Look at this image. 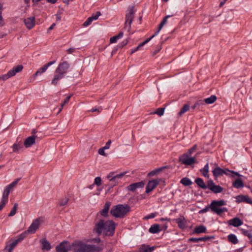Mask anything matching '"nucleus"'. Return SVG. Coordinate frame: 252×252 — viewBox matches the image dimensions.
<instances>
[{
    "label": "nucleus",
    "instance_id": "nucleus-19",
    "mask_svg": "<svg viewBox=\"0 0 252 252\" xmlns=\"http://www.w3.org/2000/svg\"><path fill=\"white\" fill-rule=\"evenodd\" d=\"M23 22L27 28L29 30H31L35 26V17H28L27 18L24 19Z\"/></svg>",
    "mask_w": 252,
    "mask_h": 252
},
{
    "label": "nucleus",
    "instance_id": "nucleus-45",
    "mask_svg": "<svg viewBox=\"0 0 252 252\" xmlns=\"http://www.w3.org/2000/svg\"><path fill=\"white\" fill-rule=\"evenodd\" d=\"M242 234L244 235L247 236L250 240L252 241V233L248 230L242 229L241 230Z\"/></svg>",
    "mask_w": 252,
    "mask_h": 252
},
{
    "label": "nucleus",
    "instance_id": "nucleus-61",
    "mask_svg": "<svg viewBox=\"0 0 252 252\" xmlns=\"http://www.w3.org/2000/svg\"><path fill=\"white\" fill-rule=\"evenodd\" d=\"M93 242L96 243H100L101 242V239L99 237H97L93 239Z\"/></svg>",
    "mask_w": 252,
    "mask_h": 252
},
{
    "label": "nucleus",
    "instance_id": "nucleus-25",
    "mask_svg": "<svg viewBox=\"0 0 252 252\" xmlns=\"http://www.w3.org/2000/svg\"><path fill=\"white\" fill-rule=\"evenodd\" d=\"M64 76L59 73H56L55 71L53 79L51 80V84L54 86H57L58 84L59 81L63 79Z\"/></svg>",
    "mask_w": 252,
    "mask_h": 252
},
{
    "label": "nucleus",
    "instance_id": "nucleus-28",
    "mask_svg": "<svg viewBox=\"0 0 252 252\" xmlns=\"http://www.w3.org/2000/svg\"><path fill=\"white\" fill-rule=\"evenodd\" d=\"M40 242L42 244L41 249L42 250L48 252L51 250V246L46 238H43L40 240Z\"/></svg>",
    "mask_w": 252,
    "mask_h": 252
},
{
    "label": "nucleus",
    "instance_id": "nucleus-33",
    "mask_svg": "<svg viewBox=\"0 0 252 252\" xmlns=\"http://www.w3.org/2000/svg\"><path fill=\"white\" fill-rule=\"evenodd\" d=\"M160 231V226L158 224H154L152 225L149 229V232L152 234L158 233Z\"/></svg>",
    "mask_w": 252,
    "mask_h": 252
},
{
    "label": "nucleus",
    "instance_id": "nucleus-14",
    "mask_svg": "<svg viewBox=\"0 0 252 252\" xmlns=\"http://www.w3.org/2000/svg\"><path fill=\"white\" fill-rule=\"evenodd\" d=\"M145 183L144 181H141L130 184L127 187V189L128 191L134 192L137 189H142L144 188Z\"/></svg>",
    "mask_w": 252,
    "mask_h": 252
},
{
    "label": "nucleus",
    "instance_id": "nucleus-56",
    "mask_svg": "<svg viewBox=\"0 0 252 252\" xmlns=\"http://www.w3.org/2000/svg\"><path fill=\"white\" fill-rule=\"evenodd\" d=\"M209 209L211 210V207H210V204L207 206H206L205 208H203V209L200 210L199 211V214H203L209 211Z\"/></svg>",
    "mask_w": 252,
    "mask_h": 252
},
{
    "label": "nucleus",
    "instance_id": "nucleus-2",
    "mask_svg": "<svg viewBox=\"0 0 252 252\" xmlns=\"http://www.w3.org/2000/svg\"><path fill=\"white\" fill-rule=\"evenodd\" d=\"M197 145H194L191 148L188 150L187 153H184L179 158V161L182 164L186 165L191 166L195 163L196 158L195 157H189V156L196 150Z\"/></svg>",
    "mask_w": 252,
    "mask_h": 252
},
{
    "label": "nucleus",
    "instance_id": "nucleus-52",
    "mask_svg": "<svg viewBox=\"0 0 252 252\" xmlns=\"http://www.w3.org/2000/svg\"><path fill=\"white\" fill-rule=\"evenodd\" d=\"M93 21V20L91 17H90L84 22V23L83 24V26L84 27H87L89 25H91Z\"/></svg>",
    "mask_w": 252,
    "mask_h": 252
},
{
    "label": "nucleus",
    "instance_id": "nucleus-32",
    "mask_svg": "<svg viewBox=\"0 0 252 252\" xmlns=\"http://www.w3.org/2000/svg\"><path fill=\"white\" fill-rule=\"evenodd\" d=\"M168 168H169L168 166H163L156 168V169L151 171V172H150L148 174V176H149V177L154 176V175L159 173L160 172L162 171L164 169H167Z\"/></svg>",
    "mask_w": 252,
    "mask_h": 252
},
{
    "label": "nucleus",
    "instance_id": "nucleus-26",
    "mask_svg": "<svg viewBox=\"0 0 252 252\" xmlns=\"http://www.w3.org/2000/svg\"><path fill=\"white\" fill-rule=\"evenodd\" d=\"M172 15H167L165 16L163 19H162V21L160 22V23L159 24L157 31L155 32L154 34H153L151 37H152V38L155 37L156 35H157L158 33L159 32V31L161 30L163 26L166 24L167 22V19L171 17Z\"/></svg>",
    "mask_w": 252,
    "mask_h": 252
},
{
    "label": "nucleus",
    "instance_id": "nucleus-60",
    "mask_svg": "<svg viewBox=\"0 0 252 252\" xmlns=\"http://www.w3.org/2000/svg\"><path fill=\"white\" fill-rule=\"evenodd\" d=\"M102 110V108H101V107H100L98 108H93L92 109H91V111L93 112H97L98 113H100V112H101V111Z\"/></svg>",
    "mask_w": 252,
    "mask_h": 252
},
{
    "label": "nucleus",
    "instance_id": "nucleus-40",
    "mask_svg": "<svg viewBox=\"0 0 252 252\" xmlns=\"http://www.w3.org/2000/svg\"><path fill=\"white\" fill-rule=\"evenodd\" d=\"M228 240L233 244H236L238 243V240L235 234H230L227 236Z\"/></svg>",
    "mask_w": 252,
    "mask_h": 252
},
{
    "label": "nucleus",
    "instance_id": "nucleus-35",
    "mask_svg": "<svg viewBox=\"0 0 252 252\" xmlns=\"http://www.w3.org/2000/svg\"><path fill=\"white\" fill-rule=\"evenodd\" d=\"M207 228L206 226L203 225H200L199 226L195 227L193 233L195 234H200L202 233H206Z\"/></svg>",
    "mask_w": 252,
    "mask_h": 252
},
{
    "label": "nucleus",
    "instance_id": "nucleus-1",
    "mask_svg": "<svg viewBox=\"0 0 252 252\" xmlns=\"http://www.w3.org/2000/svg\"><path fill=\"white\" fill-rule=\"evenodd\" d=\"M116 225V223L112 220L104 221L103 220H100L95 224L94 231L98 235L103 232L104 236L112 237L115 233Z\"/></svg>",
    "mask_w": 252,
    "mask_h": 252
},
{
    "label": "nucleus",
    "instance_id": "nucleus-13",
    "mask_svg": "<svg viewBox=\"0 0 252 252\" xmlns=\"http://www.w3.org/2000/svg\"><path fill=\"white\" fill-rule=\"evenodd\" d=\"M67 245H69V242L68 241H62L56 247V252H66V251L71 250V245L68 248L67 247Z\"/></svg>",
    "mask_w": 252,
    "mask_h": 252
},
{
    "label": "nucleus",
    "instance_id": "nucleus-21",
    "mask_svg": "<svg viewBox=\"0 0 252 252\" xmlns=\"http://www.w3.org/2000/svg\"><path fill=\"white\" fill-rule=\"evenodd\" d=\"M10 191V189L6 187L4 189L3 194H2V198L1 199V202L0 203V205H2L3 207H4L8 201V198L9 192Z\"/></svg>",
    "mask_w": 252,
    "mask_h": 252
},
{
    "label": "nucleus",
    "instance_id": "nucleus-42",
    "mask_svg": "<svg viewBox=\"0 0 252 252\" xmlns=\"http://www.w3.org/2000/svg\"><path fill=\"white\" fill-rule=\"evenodd\" d=\"M28 234V232L27 231H25L19 235L17 236V239L15 240L18 243L19 242L22 241L27 236Z\"/></svg>",
    "mask_w": 252,
    "mask_h": 252
},
{
    "label": "nucleus",
    "instance_id": "nucleus-36",
    "mask_svg": "<svg viewBox=\"0 0 252 252\" xmlns=\"http://www.w3.org/2000/svg\"><path fill=\"white\" fill-rule=\"evenodd\" d=\"M152 39V37H150L148 38H147L146 40H145L143 42H142V43H140L138 46H137L135 48L133 49L132 50L131 52V54H132L133 53H134V52L137 51L138 50H139V49L143 47L144 45H145L146 43H147L148 42H149L151 39Z\"/></svg>",
    "mask_w": 252,
    "mask_h": 252
},
{
    "label": "nucleus",
    "instance_id": "nucleus-37",
    "mask_svg": "<svg viewBox=\"0 0 252 252\" xmlns=\"http://www.w3.org/2000/svg\"><path fill=\"white\" fill-rule=\"evenodd\" d=\"M217 99V97L215 95H212L211 96L206 98L203 100L204 101V104L205 103L207 104H211L214 103Z\"/></svg>",
    "mask_w": 252,
    "mask_h": 252
},
{
    "label": "nucleus",
    "instance_id": "nucleus-17",
    "mask_svg": "<svg viewBox=\"0 0 252 252\" xmlns=\"http://www.w3.org/2000/svg\"><path fill=\"white\" fill-rule=\"evenodd\" d=\"M236 202L237 203L241 202H246L252 205V199L249 197L248 196L244 195H239L235 197Z\"/></svg>",
    "mask_w": 252,
    "mask_h": 252
},
{
    "label": "nucleus",
    "instance_id": "nucleus-44",
    "mask_svg": "<svg viewBox=\"0 0 252 252\" xmlns=\"http://www.w3.org/2000/svg\"><path fill=\"white\" fill-rule=\"evenodd\" d=\"M204 105V101L203 100H199L197 101L192 106L191 108L192 109H195V108H199V107L201 105Z\"/></svg>",
    "mask_w": 252,
    "mask_h": 252
},
{
    "label": "nucleus",
    "instance_id": "nucleus-10",
    "mask_svg": "<svg viewBox=\"0 0 252 252\" xmlns=\"http://www.w3.org/2000/svg\"><path fill=\"white\" fill-rule=\"evenodd\" d=\"M208 188L212 192L216 194L221 192L223 189L220 185H216L212 180L208 181Z\"/></svg>",
    "mask_w": 252,
    "mask_h": 252
},
{
    "label": "nucleus",
    "instance_id": "nucleus-46",
    "mask_svg": "<svg viewBox=\"0 0 252 252\" xmlns=\"http://www.w3.org/2000/svg\"><path fill=\"white\" fill-rule=\"evenodd\" d=\"M18 207V204L15 203L10 211L9 214H8L9 217H12L15 215L16 213V210Z\"/></svg>",
    "mask_w": 252,
    "mask_h": 252
},
{
    "label": "nucleus",
    "instance_id": "nucleus-39",
    "mask_svg": "<svg viewBox=\"0 0 252 252\" xmlns=\"http://www.w3.org/2000/svg\"><path fill=\"white\" fill-rule=\"evenodd\" d=\"M232 186L236 189H239L243 188L244 185L241 179H237L233 183Z\"/></svg>",
    "mask_w": 252,
    "mask_h": 252
},
{
    "label": "nucleus",
    "instance_id": "nucleus-4",
    "mask_svg": "<svg viewBox=\"0 0 252 252\" xmlns=\"http://www.w3.org/2000/svg\"><path fill=\"white\" fill-rule=\"evenodd\" d=\"M130 210L128 205L118 204L112 207L110 214L116 218H123Z\"/></svg>",
    "mask_w": 252,
    "mask_h": 252
},
{
    "label": "nucleus",
    "instance_id": "nucleus-18",
    "mask_svg": "<svg viewBox=\"0 0 252 252\" xmlns=\"http://www.w3.org/2000/svg\"><path fill=\"white\" fill-rule=\"evenodd\" d=\"M39 224L40 222L39 219H35L33 221L31 225L28 228V229L27 230V231L28 232V233H34L36 230L38 228Z\"/></svg>",
    "mask_w": 252,
    "mask_h": 252
},
{
    "label": "nucleus",
    "instance_id": "nucleus-59",
    "mask_svg": "<svg viewBox=\"0 0 252 252\" xmlns=\"http://www.w3.org/2000/svg\"><path fill=\"white\" fill-rule=\"evenodd\" d=\"M111 144V140L110 139L108 140V141L106 142L105 145L103 147L105 150L109 149L110 145Z\"/></svg>",
    "mask_w": 252,
    "mask_h": 252
},
{
    "label": "nucleus",
    "instance_id": "nucleus-55",
    "mask_svg": "<svg viewBox=\"0 0 252 252\" xmlns=\"http://www.w3.org/2000/svg\"><path fill=\"white\" fill-rule=\"evenodd\" d=\"M101 15V12L99 11H97L95 13L93 14L91 17L93 20H97L98 17Z\"/></svg>",
    "mask_w": 252,
    "mask_h": 252
},
{
    "label": "nucleus",
    "instance_id": "nucleus-38",
    "mask_svg": "<svg viewBox=\"0 0 252 252\" xmlns=\"http://www.w3.org/2000/svg\"><path fill=\"white\" fill-rule=\"evenodd\" d=\"M124 35V33L123 32H120L118 34L115 35L110 39V42L111 43H116L118 39L121 38Z\"/></svg>",
    "mask_w": 252,
    "mask_h": 252
},
{
    "label": "nucleus",
    "instance_id": "nucleus-63",
    "mask_svg": "<svg viewBox=\"0 0 252 252\" xmlns=\"http://www.w3.org/2000/svg\"><path fill=\"white\" fill-rule=\"evenodd\" d=\"M4 25V21L2 16V14H0V26H3Z\"/></svg>",
    "mask_w": 252,
    "mask_h": 252
},
{
    "label": "nucleus",
    "instance_id": "nucleus-30",
    "mask_svg": "<svg viewBox=\"0 0 252 252\" xmlns=\"http://www.w3.org/2000/svg\"><path fill=\"white\" fill-rule=\"evenodd\" d=\"M24 67L22 64H18L16 66H14L9 71L10 74L12 76H15L17 73L20 72L22 71Z\"/></svg>",
    "mask_w": 252,
    "mask_h": 252
},
{
    "label": "nucleus",
    "instance_id": "nucleus-34",
    "mask_svg": "<svg viewBox=\"0 0 252 252\" xmlns=\"http://www.w3.org/2000/svg\"><path fill=\"white\" fill-rule=\"evenodd\" d=\"M195 183L201 189H206L208 188V183L207 185L205 184L203 180L201 178H197L195 180Z\"/></svg>",
    "mask_w": 252,
    "mask_h": 252
},
{
    "label": "nucleus",
    "instance_id": "nucleus-62",
    "mask_svg": "<svg viewBox=\"0 0 252 252\" xmlns=\"http://www.w3.org/2000/svg\"><path fill=\"white\" fill-rule=\"evenodd\" d=\"M168 225L167 224H164L160 227L161 231L162 230H166L167 229Z\"/></svg>",
    "mask_w": 252,
    "mask_h": 252
},
{
    "label": "nucleus",
    "instance_id": "nucleus-16",
    "mask_svg": "<svg viewBox=\"0 0 252 252\" xmlns=\"http://www.w3.org/2000/svg\"><path fill=\"white\" fill-rule=\"evenodd\" d=\"M38 137V135H32L27 138L24 142V145L26 148L31 147L35 143V140Z\"/></svg>",
    "mask_w": 252,
    "mask_h": 252
},
{
    "label": "nucleus",
    "instance_id": "nucleus-49",
    "mask_svg": "<svg viewBox=\"0 0 252 252\" xmlns=\"http://www.w3.org/2000/svg\"><path fill=\"white\" fill-rule=\"evenodd\" d=\"M157 214H158L157 212L151 213V214H149L148 215L145 216L144 217L143 219L145 220H148L149 219H153L156 217Z\"/></svg>",
    "mask_w": 252,
    "mask_h": 252
},
{
    "label": "nucleus",
    "instance_id": "nucleus-3",
    "mask_svg": "<svg viewBox=\"0 0 252 252\" xmlns=\"http://www.w3.org/2000/svg\"><path fill=\"white\" fill-rule=\"evenodd\" d=\"M215 164L217 166L212 171L213 175L215 180H217L218 177L222 176L223 174L229 176L232 178H235L236 176L238 177L242 176V175L237 172L230 170L226 168L222 169L219 167L217 163Z\"/></svg>",
    "mask_w": 252,
    "mask_h": 252
},
{
    "label": "nucleus",
    "instance_id": "nucleus-57",
    "mask_svg": "<svg viewBox=\"0 0 252 252\" xmlns=\"http://www.w3.org/2000/svg\"><path fill=\"white\" fill-rule=\"evenodd\" d=\"M105 149L104 148H103V147L99 149L98 151V153L99 155H102V156H107V154L105 153L104 150Z\"/></svg>",
    "mask_w": 252,
    "mask_h": 252
},
{
    "label": "nucleus",
    "instance_id": "nucleus-15",
    "mask_svg": "<svg viewBox=\"0 0 252 252\" xmlns=\"http://www.w3.org/2000/svg\"><path fill=\"white\" fill-rule=\"evenodd\" d=\"M174 221L177 223L178 227L182 229H185L187 227V220L183 215H180V218L174 219Z\"/></svg>",
    "mask_w": 252,
    "mask_h": 252
},
{
    "label": "nucleus",
    "instance_id": "nucleus-41",
    "mask_svg": "<svg viewBox=\"0 0 252 252\" xmlns=\"http://www.w3.org/2000/svg\"><path fill=\"white\" fill-rule=\"evenodd\" d=\"M180 183L184 186H189L192 184L191 181L188 177H185L181 179Z\"/></svg>",
    "mask_w": 252,
    "mask_h": 252
},
{
    "label": "nucleus",
    "instance_id": "nucleus-22",
    "mask_svg": "<svg viewBox=\"0 0 252 252\" xmlns=\"http://www.w3.org/2000/svg\"><path fill=\"white\" fill-rule=\"evenodd\" d=\"M17 244L18 243L17 241L11 239L9 241V243H7L3 250V252H12V250Z\"/></svg>",
    "mask_w": 252,
    "mask_h": 252
},
{
    "label": "nucleus",
    "instance_id": "nucleus-43",
    "mask_svg": "<svg viewBox=\"0 0 252 252\" xmlns=\"http://www.w3.org/2000/svg\"><path fill=\"white\" fill-rule=\"evenodd\" d=\"M189 109V105L186 104L184 105V106L182 108L180 111L178 113V115L179 116H181L183 114H184L185 112H187Z\"/></svg>",
    "mask_w": 252,
    "mask_h": 252
},
{
    "label": "nucleus",
    "instance_id": "nucleus-47",
    "mask_svg": "<svg viewBox=\"0 0 252 252\" xmlns=\"http://www.w3.org/2000/svg\"><path fill=\"white\" fill-rule=\"evenodd\" d=\"M69 200L68 197H65L64 198H62L59 202V204L60 206H64L67 203Z\"/></svg>",
    "mask_w": 252,
    "mask_h": 252
},
{
    "label": "nucleus",
    "instance_id": "nucleus-23",
    "mask_svg": "<svg viewBox=\"0 0 252 252\" xmlns=\"http://www.w3.org/2000/svg\"><path fill=\"white\" fill-rule=\"evenodd\" d=\"M87 252H102L103 250L102 246L88 244Z\"/></svg>",
    "mask_w": 252,
    "mask_h": 252
},
{
    "label": "nucleus",
    "instance_id": "nucleus-6",
    "mask_svg": "<svg viewBox=\"0 0 252 252\" xmlns=\"http://www.w3.org/2000/svg\"><path fill=\"white\" fill-rule=\"evenodd\" d=\"M126 173H122L119 174H116L114 172H110L107 175V178L109 180V183L108 184V189L113 188L114 186L118 185L120 180L124 176Z\"/></svg>",
    "mask_w": 252,
    "mask_h": 252
},
{
    "label": "nucleus",
    "instance_id": "nucleus-29",
    "mask_svg": "<svg viewBox=\"0 0 252 252\" xmlns=\"http://www.w3.org/2000/svg\"><path fill=\"white\" fill-rule=\"evenodd\" d=\"M18 140L17 138L16 142L12 146L13 152L14 153H19V151L23 148L22 141H18Z\"/></svg>",
    "mask_w": 252,
    "mask_h": 252
},
{
    "label": "nucleus",
    "instance_id": "nucleus-27",
    "mask_svg": "<svg viewBox=\"0 0 252 252\" xmlns=\"http://www.w3.org/2000/svg\"><path fill=\"white\" fill-rule=\"evenodd\" d=\"M228 223L230 225H232L234 227H239L242 225L243 222L239 218L236 217L228 221Z\"/></svg>",
    "mask_w": 252,
    "mask_h": 252
},
{
    "label": "nucleus",
    "instance_id": "nucleus-64",
    "mask_svg": "<svg viewBox=\"0 0 252 252\" xmlns=\"http://www.w3.org/2000/svg\"><path fill=\"white\" fill-rule=\"evenodd\" d=\"M71 97V95H69L68 96H67L65 98L64 100V104H66L67 103H68L70 100V98Z\"/></svg>",
    "mask_w": 252,
    "mask_h": 252
},
{
    "label": "nucleus",
    "instance_id": "nucleus-54",
    "mask_svg": "<svg viewBox=\"0 0 252 252\" xmlns=\"http://www.w3.org/2000/svg\"><path fill=\"white\" fill-rule=\"evenodd\" d=\"M97 186H99L101 184V179L100 177H97L94 179V183Z\"/></svg>",
    "mask_w": 252,
    "mask_h": 252
},
{
    "label": "nucleus",
    "instance_id": "nucleus-20",
    "mask_svg": "<svg viewBox=\"0 0 252 252\" xmlns=\"http://www.w3.org/2000/svg\"><path fill=\"white\" fill-rule=\"evenodd\" d=\"M215 238V236H205L204 237L200 238H190L189 239H188V242H193L195 243H197L200 241H206L207 240L214 239Z\"/></svg>",
    "mask_w": 252,
    "mask_h": 252
},
{
    "label": "nucleus",
    "instance_id": "nucleus-9",
    "mask_svg": "<svg viewBox=\"0 0 252 252\" xmlns=\"http://www.w3.org/2000/svg\"><path fill=\"white\" fill-rule=\"evenodd\" d=\"M133 6L129 7L127 10V12L126 15V21H125V28H126V25L127 23H128L129 27L128 28V30L129 31L131 28V24L134 19V10H133Z\"/></svg>",
    "mask_w": 252,
    "mask_h": 252
},
{
    "label": "nucleus",
    "instance_id": "nucleus-51",
    "mask_svg": "<svg viewBox=\"0 0 252 252\" xmlns=\"http://www.w3.org/2000/svg\"><path fill=\"white\" fill-rule=\"evenodd\" d=\"M128 42V39H126L124 40H123L122 42L120 43L118 45L117 47L118 48H122L124 46H125Z\"/></svg>",
    "mask_w": 252,
    "mask_h": 252
},
{
    "label": "nucleus",
    "instance_id": "nucleus-8",
    "mask_svg": "<svg viewBox=\"0 0 252 252\" xmlns=\"http://www.w3.org/2000/svg\"><path fill=\"white\" fill-rule=\"evenodd\" d=\"M69 67V63L67 61H63L60 63L55 71H56V73H59L64 76Z\"/></svg>",
    "mask_w": 252,
    "mask_h": 252
},
{
    "label": "nucleus",
    "instance_id": "nucleus-58",
    "mask_svg": "<svg viewBox=\"0 0 252 252\" xmlns=\"http://www.w3.org/2000/svg\"><path fill=\"white\" fill-rule=\"evenodd\" d=\"M200 172H201L204 177L206 178L209 177L208 172L207 170H205L203 168H202V169H200Z\"/></svg>",
    "mask_w": 252,
    "mask_h": 252
},
{
    "label": "nucleus",
    "instance_id": "nucleus-7",
    "mask_svg": "<svg viewBox=\"0 0 252 252\" xmlns=\"http://www.w3.org/2000/svg\"><path fill=\"white\" fill-rule=\"evenodd\" d=\"M71 250L74 252H87L88 244L82 241H76L71 245Z\"/></svg>",
    "mask_w": 252,
    "mask_h": 252
},
{
    "label": "nucleus",
    "instance_id": "nucleus-53",
    "mask_svg": "<svg viewBox=\"0 0 252 252\" xmlns=\"http://www.w3.org/2000/svg\"><path fill=\"white\" fill-rule=\"evenodd\" d=\"M11 77H12V76L11 74H10L9 71H8L6 74L2 75L0 77V78L2 79L3 80H6Z\"/></svg>",
    "mask_w": 252,
    "mask_h": 252
},
{
    "label": "nucleus",
    "instance_id": "nucleus-5",
    "mask_svg": "<svg viewBox=\"0 0 252 252\" xmlns=\"http://www.w3.org/2000/svg\"><path fill=\"white\" fill-rule=\"evenodd\" d=\"M225 202L223 200H214L212 201L210 204V207H211V211L213 213H216L218 215L220 216L223 213L227 212L228 211L227 209L225 207L220 208V206L225 205Z\"/></svg>",
    "mask_w": 252,
    "mask_h": 252
},
{
    "label": "nucleus",
    "instance_id": "nucleus-12",
    "mask_svg": "<svg viewBox=\"0 0 252 252\" xmlns=\"http://www.w3.org/2000/svg\"><path fill=\"white\" fill-rule=\"evenodd\" d=\"M160 181V179H157L149 181L146 187V193H148L152 191L159 184Z\"/></svg>",
    "mask_w": 252,
    "mask_h": 252
},
{
    "label": "nucleus",
    "instance_id": "nucleus-50",
    "mask_svg": "<svg viewBox=\"0 0 252 252\" xmlns=\"http://www.w3.org/2000/svg\"><path fill=\"white\" fill-rule=\"evenodd\" d=\"M21 178H17L15 181L14 182H12L11 183H10L9 185H8L6 187L9 188V189H12L15 186H16L18 182L20 180Z\"/></svg>",
    "mask_w": 252,
    "mask_h": 252
},
{
    "label": "nucleus",
    "instance_id": "nucleus-24",
    "mask_svg": "<svg viewBox=\"0 0 252 252\" xmlns=\"http://www.w3.org/2000/svg\"><path fill=\"white\" fill-rule=\"evenodd\" d=\"M156 248V246L150 247L149 245L142 244L139 248L138 252H152Z\"/></svg>",
    "mask_w": 252,
    "mask_h": 252
},
{
    "label": "nucleus",
    "instance_id": "nucleus-48",
    "mask_svg": "<svg viewBox=\"0 0 252 252\" xmlns=\"http://www.w3.org/2000/svg\"><path fill=\"white\" fill-rule=\"evenodd\" d=\"M164 110L165 108L160 107L157 109L155 113L158 115L159 116H161L164 114Z\"/></svg>",
    "mask_w": 252,
    "mask_h": 252
},
{
    "label": "nucleus",
    "instance_id": "nucleus-31",
    "mask_svg": "<svg viewBox=\"0 0 252 252\" xmlns=\"http://www.w3.org/2000/svg\"><path fill=\"white\" fill-rule=\"evenodd\" d=\"M111 205L110 202H106L104 205L103 209L100 211V213L101 216L107 217L108 216V212L109 210L110 206Z\"/></svg>",
    "mask_w": 252,
    "mask_h": 252
},
{
    "label": "nucleus",
    "instance_id": "nucleus-11",
    "mask_svg": "<svg viewBox=\"0 0 252 252\" xmlns=\"http://www.w3.org/2000/svg\"><path fill=\"white\" fill-rule=\"evenodd\" d=\"M56 62V61H51L44 64L42 67L39 68L36 72L33 74L32 78L33 80H34L37 76L40 75L45 72L48 67L54 64Z\"/></svg>",
    "mask_w": 252,
    "mask_h": 252
}]
</instances>
